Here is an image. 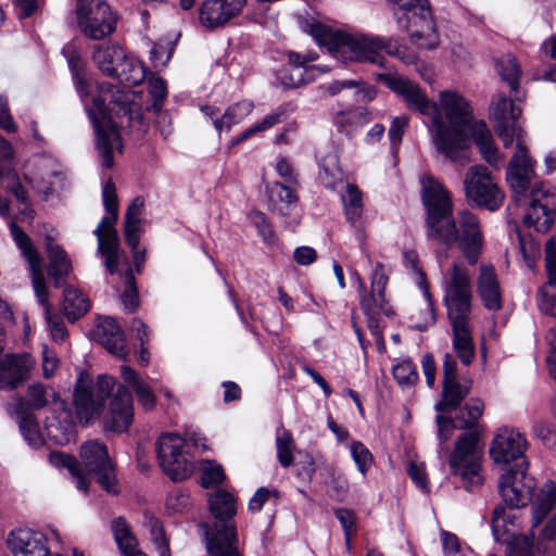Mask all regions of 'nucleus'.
I'll return each mask as SVG.
<instances>
[{
    "instance_id": "f257e3e1",
    "label": "nucleus",
    "mask_w": 556,
    "mask_h": 556,
    "mask_svg": "<svg viewBox=\"0 0 556 556\" xmlns=\"http://www.w3.org/2000/svg\"><path fill=\"white\" fill-rule=\"evenodd\" d=\"M422 200L427 208L428 237L447 247L458 244L469 265H475L483 247L478 217L468 210L453 218L450 192L433 177L424 180Z\"/></svg>"
},
{
    "instance_id": "f03ea898",
    "label": "nucleus",
    "mask_w": 556,
    "mask_h": 556,
    "mask_svg": "<svg viewBox=\"0 0 556 556\" xmlns=\"http://www.w3.org/2000/svg\"><path fill=\"white\" fill-rule=\"evenodd\" d=\"M440 103L444 110V117L448 122V143L452 152L437 149L451 162L464 166L469 162L470 137L473 139L482 159L491 166L502 161L501 154L494 143L492 134L485 122L475 121L468 101L459 93L451 90L440 92Z\"/></svg>"
},
{
    "instance_id": "7ed1b4c3",
    "label": "nucleus",
    "mask_w": 556,
    "mask_h": 556,
    "mask_svg": "<svg viewBox=\"0 0 556 556\" xmlns=\"http://www.w3.org/2000/svg\"><path fill=\"white\" fill-rule=\"evenodd\" d=\"M516 152L507 166L506 180L518 204L528 205L523 224L545 233L554 223L556 193L544 182L533 181L534 168L523 138L516 140Z\"/></svg>"
},
{
    "instance_id": "20e7f679",
    "label": "nucleus",
    "mask_w": 556,
    "mask_h": 556,
    "mask_svg": "<svg viewBox=\"0 0 556 556\" xmlns=\"http://www.w3.org/2000/svg\"><path fill=\"white\" fill-rule=\"evenodd\" d=\"M311 34L330 54L343 62H369L383 67L386 59L381 52L384 51L405 64L417 63L415 52L403 46L395 37L353 35L320 23L311 25Z\"/></svg>"
},
{
    "instance_id": "39448f33",
    "label": "nucleus",
    "mask_w": 556,
    "mask_h": 556,
    "mask_svg": "<svg viewBox=\"0 0 556 556\" xmlns=\"http://www.w3.org/2000/svg\"><path fill=\"white\" fill-rule=\"evenodd\" d=\"M110 399V406L103 416L105 432L121 433L127 431L132 422V395L130 391L117 384L113 377L99 376L93 389L78 384L75 390L74 402L80 421L88 422L100 414L105 400Z\"/></svg>"
},
{
    "instance_id": "423d86ee",
    "label": "nucleus",
    "mask_w": 556,
    "mask_h": 556,
    "mask_svg": "<svg viewBox=\"0 0 556 556\" xmlns=\"http://www.w3.org/2000/svg\"><path fill=\"white\" fill-rule=\"evenodd\" d=\"M471 279L469 270L454 263L444 278V305L452 326L453 349L462 364L468 366L475 357V344L469 326L471 313Z\"/></svg>"
},
{
    "instance_id": "0eeeda50",
    "label": "nucleus",
    "mask_w": 556,
    "mask_h": 556,
    "mask_svg": "<svg viewBox=\"0 0 556 556\" xmlns=\"http://www.w3.org/2000/svg\"><path fill=\"white\" fill-rule=\"evenodd\" d=\"M85 101V108L96 134V149L101 165H114V150H122L121 134L115 118L130 115V102L126 94L114 92L113 86L101 85L100 94Z\"/></svg>"
},
{
    "instance_id": "6e6552de",
    "label": "nucleus",
    "mask_w": 556,
    "mask_h": 556,
    "mask_svg": "<svg viewBox=\"0 0 556 556\" xmlns=\"http://www.w3.org/2000/svg\"><path fill=\"white\" fill-rule=\"evenodd\" d=\"M376 80L386 85L393 92L399 94L410 111L428 116L431 121L429 131L435 149H444L452 152L448 143L447 119L443 117V108L430 101L419 85L396 74H377Z\"/></svg>"
},
{
    "instance_id": "1a4fd4ad",
    "label": "nucleus",
    "mask_w": 556,
    "mask_h": 556,
    "mask_svg": "<svg viewBox=\"0 0 556 556\" xmlns=\"http://www.w3.org/2000/svg\"><path fill=\"white\" fill-rule=\"evenodd\" d=\"M10 231L15 244L28 263L34 291L38 303L43 306L45 317L51 336L55 341H64L67 336V331L62 318L58 315H53L51 312L49 304V290L45 282L41 268V257L28 235L21 227L11 223Z\"/></svg>"
},
{
    "instance_id": "9d476101",
    "label": "nucleus",
    "mask_w": 556,
    "mask_h": 556,
    "mask_svg": "<svg viewBox=\"0 0 556 556\" xmlns=\"http://www.w3.org/2000/svg\"><path fill=\"white\" fill-rule=\"evenodd\" d=\"M520 508L498 503L491 519L492 533L497 542L508 545L507 556H534V534L517 535L521 523Z\"/></svg>"
},
{
    "instance_id": "9b49d317",
    "label": "nucleus",
    "mask_w": 556,
    "mask_h": 556,
    "mask_svg": "<svg viewBox=\"0 0 556 556\" xmlns=\"http://www.w3.org/2000/svg\"><path fill=\"white\" fill-rule=\"evenodd\" d=\"M103 205L106 215L102 217L93 235L98 239V253L105 257V267L114 274L119 263V238L115 224L118 218V201L114 184L105 182L102 190Z\"/></svg>"
},
{
    "instance_id": "f8f14e48",
    "label": "nucleus",
    "mask_w": 556,
    "mask_h": 556,
    "mask_svg": "<svg viewBox=\"0 0 556 556\" xmlns=\"http://www.w3.org/2000/svg\"><path fill=\"white\" fill-rule=\"evenodd\" d=\"M463 185L466 201L470 206L495 212L503 205L505 193L488 167H469Z\"/></svg>"
},
{
    "instance_id": "ddd939ff",
    "label": "nucleus",
    "mask_w": 556,
    "mask_h": 556,
    "mask_svg": "<svg viewBox=\"0 0 556 556\" xmlns=\"http://www.w3.org/2000/svg\"><path fill=\"white\" fill-rule=\"evenodd\" d=\"M481 457L476 433H464L458 438L450 456L448 466L451 473L460 478L467 491H472L482 484Z\"/></svg>"
},
{
    "instance_id": "4468645a",
    "label": "nucleus",
    "mask_w": 556,
    "mask_h": 556,
    "mask_svg": "<svg viewBox=\"0 0 556 556\" xmlns=\"http://www.w3.org/2000/svg\"><path fill=\"white\" fill-rule=\"evenodd\" d=\"M48 404V393L43 384L34 383L28 387L27 399L18 397L8 406V413L16 417L20 431L25 441L34 448L42 444L38 421L33 410H39Z\"/></svg>"
},
{
    "instance_id": "2eb2a0df",
    "label": "nucleus",
    "mask_w": 556,
    "mask_h": 556,
    "mask_svg": "<svg viewBox=\"0 0 556 556\" xmlns=\"http://www.w3.org/2000/svg\"><path fill=\"white\" fill-rule=\"evenodd\" d=\"M390 1L408 13L406 30L418 48L431 50L439 46V35L428 0Z\"/></svg>"
},
{
    "instance_id": "dca6fc26",
    "label": "nucleus",
    "mask_w": 556,
    "mask_h": 556,
    "mask_svg": "<svg viewBox=\"0 0 556 556\" xmlns=\"http://www.w3.org/2000/svg\"><path fill=\"white\" fill-rule=\"evenodd\" d=\"M155 447L160 466L173 481H181L191 476L194 466L186 451V438L163 433L159 437Z\"/></svg>"
},
{
    "instance_id": "f3484780",
    "label": "nucleus",
    "mask_w": 556,
    "mask_h": 556,
    "mask_svg": "<svg viewBox=\"0 0 556 556\" xmlns=\"http://www.w3.org/2000/svg\"><path fill=\"white\" fill-rule=\"evenodd\" d=\"M76 17L81 34L101 40L116 28V17L104 0H76Z\"/></svg>"
},
{
    "instance_id": "a211bd4d",
    "label": "nucleus",
    "mask_w": 556,
    "mask_h": 556,
    "mask_svg": "<svg viewBox=\"0 0 556 556\" xmlns=\"http://www.w3.org/2000/svg\"><path fill=\"white\" fill-rule=\"evenodd\" d=\"M81 470L94 475L99 484L110 494H117L114 465L106 446L99 441H88L80 447Z\"/></svg>"
},
{
    "instance_id": "6ab92c4d",
    "label": "nucleus",
    "mask_w": 556,
    "mask_h": 556,
    "mask_svg": "<svg viewBox=\"0 0 556 556\" xmlns=\"http://www.w3.org/2000/svg\"><path fill=\"white\" fill-rule=\"evenodd\" d=\"M527 448V440L525 435L509 428L501 429L495 435L491 447L490 455L495 464H502L507 468L518 469V465L523 464V468L528 467L525 459V451Z\"/></svg>"
},
{
    "instance_id": "aec40b11",
    "label": "nucleus",
    "mask_w": 556,
    "mask_h": 556,
    "mask_svg": "<svg viewBox=\"0 0 556 556\" xmlns=\"http://www.w3.org/2000/svg\"><path fill=\"white\" fill-rule=\"evenodd\" d=\"M527 468H523L521 463V465H518V469L507 468L501 475L498 480L501 503L525 507L532 500L535 480L527 475Z\"/></svg>"
},
{
    "instance_id": "412c9836",
    "label": "nucleus",
    "mask_w": 556,
    "mask_h": 556,
    "mask_svg": "<svg viewBox=\"0 0 556 556\" xmlns=\"http://www.w3.org/2000/svg\"><path fill=\"white\" fill-rule=\"evenodd\" d=\"M443 386L442 399L434 408L437 412H451L459 407L465 397L469 394L471 382L460 381L457 372V362L451 353L443 358Z\"/></svg>"
},
{
    "instance_id": "4be33fe9",
    "label": "nucleus",
    "mask_w": 556,
    "mask_h": 556,
    "mask_svg": "<svg viewBox=\"0 0 556 556\" xmlns=\"http://www.w3.org/2000/svg\"><path fill=\"white\" fill-rule=\"evenodd\" d=\"M520 114V108L505 96L500 94L493 103L491 116L495 121L494 130L505 148L510 147L514 140L523 138V130L518 124Z\"/></svg>"
},
{
    "instance_id": "5701e85b",
    "label": "nucleus",
    "mask_w": 556,
    "mask_h": 556,
    "mask_svg": "<svg viewBox=\"0 0 556 556\" xmlns=\"http://www.w3.org/2000/svg\"><path fill=\"white\" fill-rule=\"evenodd\" d=\"M35 361L27 354H7L0 358V389L15 390L26 382L34 369Z\"/></svg>"
},
{
    "instance_id": "b1692460",
    "label": "nucleus",
    "mask_w": 556,
    "mask_h": 556,
    "mask_svg": "<svg viewBox=\"0 0 556 556\" xmlns=\"http://www.w3.org/2000/svg\"><path fill=\"white\" fill-rule=\"evenodd\" d=\"M247 0H206L199 10L200 23L207 29L224 27L241 14Z\"/></svg>"
},
{
    "instance_id": "393cba45",
    "label": "nucleus",
    "mask_w": 556,
    "mask_h": 556,
    "mask_svg": "<svg viewBox=\"0 0 556 556\" xmlns=\"http://www.w3.org/2000/svg\"><path fill=\"white\" fill-rule=\"evenodd\" d=\"M7 543L13 556H63L60 553L51 554L47 536L28 528L11 531Z\"/></svg>"
},
{
    "instance_id": "a878e982",
    "label": "nucleus",
    "mask_w": 556,
    "mask_h": 556,
    "mask_svg": "<svg viewBox=\"0 0 556 556\" xmlns=\"http://www.w3.org/2000/svg\"><path fill=\"white\" fill-rule=\"evenodd\" d=\"M483 409L484 405L482 401L479 399H471L466 403L464 408L460 409L455 420L451 417L438 415L435 421L438 425V437L440 443L444 444L447 442L455 428L464 430L472 429L477 425L478 419L482 416Z\"/></svg>"
},
{
    "instance_id": "bb28decb",
    "label": "nucleus",
    "mask_w": 556,
    "mask_h": 556,
    "mask_svg": "<svg viewBox=\"0 0 556 556\" xmlns=\"http://www.w3.org/2000/svg\"><path fill=\"white\" fill-rule=\"evenodd\" d=\"M315 58L312 54L288 53V63L277 73L278 81L285 88H299L314 80L315 70L307 65Z\"/></svg>"
},
{
    "instance_id": "cd10ccee",
    "label": "nucleus",
    "mask_w": 556,
    "mask_h": 556,
    "mask_svg": "<svg viewBox=\"0 0 556 556\" xmlns=\"http://www.w3.org/2000/svg\"><path fill=\"white\" fill-rule=\"evenodd\" d=\"M545 268L547 281L538 291V306L546 315L556 318V240L551 238L545 244Z\"/></svg>"
},
{
    "instance_id": "c85d7f7f",
    "label": "nucleus",
    "mask_w": 556,
    "mask_h": 556,
    "mask_svg": "<svg viewBox=\"0 0 556 556\" xmlns=\"http://www.w3.org/2000/svg\"><path fill=\"white\" fill-rule=\"evenodd\" d=\"M8 180L7 189L14 195L16 201L28 205V192L22 186L18 174L14 168V150L9 141L0 136V179Z\"/></svg>"
},
{
    "instance_id": "c756f323",
    "label": "nucleus",
    "mask_w": 556,
    "mask_h": 556,
    "mask_svg": "<svg viewBox=\"0 0 556 556\" xmlns=\"http://www.w3.org/2000/svg\"><path fill=\"white\" fill-rule=\"evenodd\" d=\"M45 248L49 261L48 277L55 288H61L72 271L71 260L64 249L54 242L51 232L45 235Z\"/></svg>"
},
{
    "instance_id": "7c9ffc66",
    "label": "nucleus",
    "mask_w": 556,
    "mask_h": 556,
    "mask_svg": "<svg viewBox=\"0 0 556 556\" xmlns=\"http://www.w3.org/2000/svg\"><path fill=\"white\" fill-rule=\"evenodd\" d=\"M96 336L109 353L126 359L129 349L126 344L125 333L114 318H103L97 326Z\"/></svg>"
},
{
    "instance_id": "2f4dec72",
    "label": "nucleus",
    "mask_w": 556,
    "mask_h": 556,
    "mask_svg": "<svg viewBox=\"0 0 556 556\" xmlns=\"http://www.w3.org/2000/svg\"><path fill=\"white\" fill-rule=\"evenodd\" d=\"M477 289L483 306L486 309L496 312L502 308V291L495 268L492 265H480Z\"/></svg>"
},
{
    "instance_id": "473e14b6",
    "label": "nucleus",
    "mask_w": 556,
    "mask_h": 556,
    "mask_svg": "<svg viewBox=\"0 0 556 556\" xmlns=\"http://www.w3.org/2000/svg\"><path fill=\"white\" fill-rule=\"evenodd\" d=\"M125 54L123 48L116 43L94 45L92 60L103 74L111 77L113 73H116L117 64L121 63Z\"/></svg>"
},
{
    "instance_id": "72a5a7b5",
    "label": "nucleus",
    "mask_w": 556,
    "mask_h": 556,
    "mask_svg": "<svg viewBox=\"0 0 556 556\" xmlns=\"http://www.w3.org/2000/svg\"><path fill=\"white\" fill-rule=\"evenodd\" d=\"M126 87L140 85L146 79V70L136 56L125 54L121 63L117 64L116 73L111 76Z\"/></svg>"
},
{
    "instance_id": "f704fd0d",
    "label": "nucleus",
    "mask_w": 556,
    "mask_h": 556,
    "mask_svg": "<svg viewBox=\"0 0 556 556\" xmlns=\"http://www.w3.org/2000/svg\"><path fill=\"white\" fill-rule=\"evenodd\" d=\"M111 529L114 540L123 556H148L137 548V539L132 534L129 525L123 517L113 519Z\"/></svg>"
},
{
    "instance_id": "c9c22d12",
    "label": "nucleus",
    "mask_w": 556,
    "mask_h": 556,
    "mask_svg": "<svg viewBox=\"0 0 556 556\" xmlns=\"http://www.w3.org/2000/svg\"><path fill=\"white\" fill-rule=\"evenodd\" d=\"M266 189L273 211L281 216L288 215L290 207L298 201L296 194L291 186L275 181L267 185Z\"/></svg>"
},
{
    "instance_id": "e433bc0d",
    "label": "nucleus",
    "mask_w": 556,
    "mask_h": 556,
    "mask_svg": "<svg viewBox=\"0 0 556 556\" xmlns=\"http://www.w3.org/2000/svg\"><path fill=\"white\" fill-rule=\"evenodd\" d=\"M121 375L126 383L134 389L139 404L146 409L150 410L155 405V395L152 389L146 383L138 374L129 366L123 365L121 367Z\"/></svg>"
},
{
    "instance_id": "4c0bfd02",
    "label": "nucleus",
    "mask_w": 556,
    "mask_h": 556,
    "mask_svg": "<svg viewBox=\"0 0 556 556\" xmlns=\"http://www.w3.org/2000/svg\"><path fill=\"white\" fill-rule=\"evenodd\" d=\"M62 312L66 318L74 323L84 316L89 307V300L79 290L73 287H66L63 291Z\"/></svg>"
},
{
    "instance_id": "58836bf2",
    "label": "nucleus",
    "mask_w": 556,
    "mask_h": 556,
    "mask_svg": "<svg viewBox=\"0 0 556 556\" xmlns=\"http://www.w3.org/2000/svg\"><path fill=\"white\" fill-rule=\"evenodd\" d=\"M556 504V483L547 481L541 488L532 507L533 525L538 527Z\"/></svg>"
},
{
    "instance_id": "ea45409f",
    "label": "nucleus",
    "mask_w": 556,
    "mask_h": 556,
    "mask_svg": "<svg viewBox=\"0 0 556 556\" xmlns=\"http://www.w3.org/2000/svg\"><path fill=\"white\" fill-rule=\"evenodd\" d=\"M49 462L58 468H66L75 478L76 488L79 491L87 492L89 482L83 473L80 463L75 457L61 452H51Z\"/></svg>"
},
{
    "instance_id": "a19ab883",
    "label": "nucleus",
    "mask_w": 556,
    "mask_h": 556,
    "mask_svg": "<svg viewBox=\"0 0 556 556\" xmlns=\"http://www.w3.org/2000/svg\"><path fill=\"white\" fill-rule=\"evenodd\" d=\"M251 102L242 101L229 106L220 117L214 118V127L218 132L229 131L231 127L243 121L251 112Z\"/></svg>"
},
{
    "instance_id": "79ce46f5",
    "label": "nucleus",
    "mask_w": 556,
    "mask_h": 556,
    "mask_svg": "<svg viewBox=\"0 0 556 556\" xmlns=\"http://www.w3.org/2000/svg\"><path fill=\"white\" fill-rule=\"evenodd\" d=\"M345 189V193L341 195L345 217L354 225L363 214L362 193L355 185L346 184Z\"/></svg>"
},
{
    "instance_id": "37998d69",
    "label": "nucleus",
    "mask_w": 556,
    "mask_h": 556,
    "mask_svg": "<svg viewBox=\"0 0 556 556\" xmlns=\"http://www.w3.org/2000/svg\"><path fill=\"white\" fill-rule=\"evenodd\" d=\"M324 489L331 500L343 502L349 493V481L341 472L333 468H328Z\"/></svg>"
},
{
    "instance_id": "c03bdc74",
    "label": "nucleus",
    "mask_w": 556,
    "mask_h": 556,
    "mask_svg": "<svg viewBox=\"0 0 556 556\" xmlns=\"http://www.w3.org/2000/svg\"><path fill=\"white\" fill-rule=\"evenodd\" d=\"M144 527L148 529L150 540L153 543L159 556H170L168 539L160 520L153 516H144Z\"/></svg>"
},
{
    "instance_id": "a18cd8bd",
    "label": "nucleus",
    "mask_w": 556,
    "mask_h": 556,
    "mask_svg": "<svg viewBox=\"0 0 556 556\" xmlns=\"http://www.w3.org/2000/svg\"><path fill=\"white\" fill-rule=\"evenodd\" d=\"M496 70L504 81L508 84L513 91L519 88L521 71L517 60L511 54H505L496 62Z\"/></svg>"
},
{
    "instance_id": "49530a36",
    "label": "nucleus",
    "mask_w": 556,
    "mask_h": 556,
    "mask_svg": "<svg viewBox=\"0 0 556 556\" xmlns=\"http://www.w3.org/2000/svg\"><path fill=\"white\" fill-rule=\"evenodd\" d=\"M556 540V516H553L540 531L536 549L541 556H556L554 542Z\"/></svg>"
},
{
    "instance_id": "de8ad7c7",
    "label": "nucleus",
    "mask_w": 556,
    "mask_h": 556,
    "mask_svg": "<svg viewBox=\"0 0 556 556\" xmlns=\"http://www.w3.org/2000/svg\"><path fill=\"white\" fill-rule=\"evenodd\" d=\"M361 306L365 315H390L391 311L386 306L384 294L371 291L367 295H363Z\"/></svg>"
},
{
    "instance_id": "09e8293b",
    "label": "nucleus",
    "mask_w": 556,
    "mask_h": 556,
    "mask_svg": "<svg viewBox=\"0 0 556 556\" xmlns=\"http://www.w3.org/2000/svg\"><path fill=\"white\" fill-rule=\"evenodd\" d=\"M121 299L125 309L128 312H134L139 306L138 289L131 269H128L125 274V290Z\"/></svg>"
},
{
    "instance_id": "8fccbe9b",
    "label": "nucleus",
    "mask_w": 556,
    "mask_h": 556,
    "mask_svg": "<svg viewBox=\"0 0 556 556\" xmlns=\"http://www.w3.org/2000/svg\"><path fill=\"white\" fill-rule=\"evenodd\" d=\"M393 376L402 387L413 386L418 375L415 365L410 361H403L393 367Z\"/></svg>"
},
{
    "instance_id": "3c124183",
    "label": "nucleus",
    "mask_w": 556,
    "mask_h": 556,
    "mask_svg": "<svg viewBox=\"0 0 556 556\" xmlns=\"http://www.w3.org/2000/svg\"><path fill=\"white\" fill-rule=\"evenodd\" d=\"M351 454L358 471L365 475L374 462L370 451L359 441L351 444Z\"/></svg>"
},
{
    "instance_id": "603ef678",
    "label": "nucleus",
    "mask_w": 556,
    "mask_h": 556,
    "mask_svg": "<svg viewBox=\"0 0 556 556\" xmlns=\"http://www.w3.org/2000/svg\"><path fill=\"white\" fill-rule=\"evenodd\" d=\"M225 479V472L220 465L214 462H207L202 471V484L204 488H211L219 484Z\"/></svg>"
},
{
    "instance_id": "864d4df0",
    "label": "nucleus",
    "mask_w": 556,
    "mask_h": 556,
    "mask_svg": "<svg viewBox=\"0 0 556 556\" xmlns=\"http://www.w3.org/2000/svg\"><path fill=\"white\" fill-rule=\"evenodd\" d=\"M409 123V117L402 115L393 117L388 131V137L392 148H396L403 138Z\"/></svg>"
},
{
    "instance_id": "5fc2aeb1",
    "label": "nucleus",
    "mask_w": 556,
    "mask_h": 556,
    "mask_svg": "<svg viewBox=\"0 0 556 556\" xmlns=\"http://www.w3.org/2000/svg\"><path fill=\"white\" fill-rule=\"evenodd\" d=\"M334 514L343 528L346 546H348V548H350L351 547V539L355 534L354 514L346 508H338L334 510Z\"/></svg>"
},
{
    "instance_id": "6e6d98bb",
    "label": "nucleus",
    "mask_w": 556,
    "mask_h": 556,
    "mask_svg": "<svg viewBox=\"0 0 556 556\" xmlns=\"http://www.w3.org/2000/svg\"><path fill=\"white\" fill-rule=\"evenodd\" d=\"M191 505L190 495L182 490H174L166 500V507L173 513H182Z\"/></svg>"
},
{
    "instance_id": "4d7b16f0",
    "label": "nucleus",
    "mask_w": 556,
    "mask_h": 556,
    "mask_svg": "<svg viewBox=\"0 0 556 556\" xmlns=\"http://www.w3.org/2000/svg\"><path fill=\"white\" fill-rule=\"evenodd\" d=\"M150 94L152 97V108L159 111L162 108L163 101L167 96L166 83L161 77H152L149 80Z\"/></svg>"
},
{
    "instance_id": "13d9d810",
    "label": "nucleus",
    "mask_w": 556,
    "mask_h": 556,
    "mask_svg": "<svg viewBox=\"0 0 556 556\" xmlns=\"http://www.w3.org/2000/svg\"><path fill=\"white\" fill-rule=\"evenodd\" d=\"M248 217L264 241L267 242L273 238L274 232L271 226L263 212L252 211L249 213Z\"/></svg>"
},
{
    "instance_id": "bf43d9fd",
    "label": "nucleus",
    "mask_w": 556,
    "mask_h": 556,
    "mask_svg": "<svg viewBox=\"0 0 556 556\" xmlns=\"http://www.w3.org/2000/svg\"><path fill=\"white\" fill-rule=\"evenodd\" d=\"M65 187V177L60 172H51L49 173V185L41 186L39 184H35L33 189L37 192L45 194L46 197L53 194L54 192L64 189Z\"/></svg>"
},
{
    "instance_id": "052dcab7",
    "label": "nucleus",
    "mask_w": 556,
    "mask_h": 556,
    "mask_svg": "<svg viewBox=\"0 0 556 556\" xmlns=\"http://www.w3.org/2000/svg\"><path fill=\"white\" fill-rule=\"evenodd\" d=\"M290 437H278L276 440L277 457L282 467H289L293 463Z\"/></svg>"
},
{
    "instance_id": "680f3d73",
    "label": "nucleus",
    "mask_w": 556,
    "mask_h": 556,
    "mask_svg": "<svg viewBox=\"0 0 556 556\" xmlns=\"http://www.w3.org/2000/svg\"><path fill=\"white\" fill-rule=\"evenodd\" d=\"M141 220L125 219L124 223V235L127 245L135 250L139 245V232H140Z\"/></svg>"
},
{
    "instance_id": "e2e57ef3",
    "label": "nucleus",
    "mask_w": 556,
    "mask_h": 556,
    "mask_svg": "<svg viewBox=\"0 0 556 556\" xmlns=\"http://www.w3.org/2000/svg\"><path fill=\"white\" fill-rule=\"evenodd\" d=\"M408 475L419 489L427 490L428 481L424 464L412 462L408 466Z\"/></svg>"
},
{
    "instance_id": "0e129e2a",
    "label": "nucleus",
    "mask_w": 556,
    "mask_h": 556,
    "mask_svg": "<svg viewBox=\"0 0 556 556\" xmlns=\"http://www.w3.org/2000/svg\"><path fill=\"white\" fill-rule=\"evenodd\" d=\"M0 128L8 132H14L16 130V125L8 108V100L4 97H0Z\"/></svg>"
},
{
    "instance_id": "69168bd1",
    "label": "nucleus",
    "mask_w": 556,
    "mask_h": 556,
    "mask_svg": "<svg viewBox=\"0 0 556 556\" xmlns=\"http://www.w3.org/2000/svg\"><path fill=\"white\" fill-rule=\"evenodd\" d=\"M286 106H279L276 111L266 115L260 123L255 124L258 131H263L271 128L276 124L281 122L282 116L286 114Z\"/></svg>"
},
{
    "instance_id": "338daca9",
    "label": "nucleus",
    "mask_w": 556,
    "mask_h": 556,
    "mask_svg": "<svg viewBox=\"0 0 556 556\" xmlns=\"http://www.w3.org/2000/svg\"><path fill=\"white\" fill-rule=\"evenodd\" d=\"M274 495V496H277V491H269L268 489L262 486L260 488L255 494L253 495V497L250 500L249 502V509L252 510V511H260L265 502L268 500V497L270 495Z\"/></svg>"
},
{
    "instance_id": "774afa93",
    "label": "nucleus",
    "mask_w": 556,
    "mask_h": 556,
    "mask_svg": "<svg viewBox=\"0 0 556 556\" xmlns=\"http://www.w3.org/2000/svg\"><path fill=\"white\" fill-rule=\"evenodd\" d=\"M317 253L311 247L296 248L293 253L294 261L302 266L309 265L316 261Z\"/></svg>"
}]
</instances>
